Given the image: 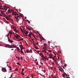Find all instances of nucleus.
Here are the masks:
<instances>
[{
	"label": "nucleus",
	"instance_id": "1",
	"mask_svg": "<svg viewBox=\"0 0 78 78\" xmlns=\"http://www.w3.org/2000/svg\"><path fill=\"white\" fill-rule=\"evenodd\" d=\"M41 57L42 58L43 60H47V57L46 56V55H42L41 56Z\"/></svg>",
	"mask_w": 78,
	"mask_h": 78
},
{
	"label": "nucleus",
	"instance_id": "2",
	"mask_svg": "<svg viewBox=\"0 0 78 78\" xmlns=\"http://www.w3.org/2000/svg\"><path fill=\"white\" fill-rule=\"evenodd\" d=\"M12 14H13V15H15V16H19V14H17V12H15L14 11H13V12H12Z\"/></svg>",
	"mask_w": 78,
	"mask_h": 78
},
{
	"label": "nucleus",
	"instance_id": "3",
	"mask_svg": "<svg viewBox=\"0 0 78 78\" xmlns=\"http://www.w3.org/2000/svg\"><path fill=\"white\" fill-rule=\"evenodd\" d=\"M14 11V10L12 9H9L7 11L8 13H11L12 12H13Z\"/></svg>",
	"mask_w": 78,
	"mask_h": 78
},
{
	"label": "nucleus",
	"instance_id": "4",
	"mask_svg": "<svg viewBox=\"0 0 78 78\" xmlns=\"http://www.w3.org/2000/svg\"><path fill=\"white\" fill-rule=\"evenodd\" d=\"M2 70L3 72H7V70L5 68H2Z\"/></svg>",
	"mask_w": 78,
	"mask_h": 78
},
{
	"label": "nucleus",
	"instance_id": "5",
	"mask_svg": "<svg viewBox=\"0 0 78 78\" xmlns=\"http://www.w3.org/2000/svg\"><path fill=\"white\" fill-rule=\"evenodd\" d=\"M16 35H14V36L15 37H16V39H19V37H20V36L19 35H17V34H16Z\"/></svg>",
	"mask_w": 78,
	"mask_h": 78
},
{
	"label": "nucleus",
	"instance_id": "6",
	"mask_svg": "<svg viewBox=\"0 0 78 78\" xmlns=\"http://www.w3.org/2000/svg\"><path fill=\"white\" fill-rule=\"evenodd\" d=\"M23 33H24L25 34H28V32H27V31H26V30H24Z\"/></svg>",
	"mask_w": 78,
	"mask_h": 78
},
{
	"label": "nucleus",
	"instance_id": "7",
	"mask_svg": "<svg viewBox=\"0 0 78 78\" xmlns=\"http://www.w3.org/2000/svg\"><path fill=\"white\" fill-rule=\"evenodd\" d=\"M3 8H4V10H5V11H6V10H7L8 9V7H7V6H4L3 7Z\"/></svg>",
	"mask_w": 78,
	"mask_h": 78
},
{
	"label": "nucleus",
	"instance_id": "8",
	"mask_svg": "<svg viewBox=\"0 0 78 78\" xmlns=\"http://www.w3.org/2000/svg\"><path fill=\"white\" fill-rule=\"evenodd\" d=\"M8 45V46H9V47H7V48H12V45Z\"/></svg>",
	"mask_w": 78,
	"mask_h": 78
},
{
	"label": "nucleus",
	"instance_id": "9",
	"mask_svg": "<svg viewBox=\"0 0 78 78\" xmlns=\"http://www.w3.org/2000/svg\"><path fill=\"white\" fill-rule=\"evenodd\" d=\"M1 11V14H2V15H4L3 16V17H5V13L4 12H3V11Z\"/></svg>",
	"mask_w": 78,
	"mask_h": 78
},
{
	"label": "nucleus",
	"instance_id": "10",
	"mask_svg": "<svg viewBox=\"0 0 78 78\" xmlns=\"http://www.w3.org/2000/svg\"><path fill=\"white\" fill-rule=\"evenodd\" d=\"M16 51H19V52H20V48H19L18 47H17Z\"/></svg>",
	"mask_w": 78,
	"mask_h": 78
},
{
	"label": "nucleus",
	"instance_id": "11",
	"mask_svg": "<svg viewBox=\"0 0 78 78\" xmlns=\"http://www.w3.org/2000/svg\"><path fill=\"white\" fill-rule=\"evenodd\" d=\"M44 48H47V44L45 43L44 44Z\"/></svg>",
	"mask_w": 78,
	"mask_h": 78
},
{
	"label": "nucleus",
	"instance_id": "12",
	"mask_svg": "<svg viewBox=\"0 0 78 78\" xmlns=\"http://www.w3.org/2000/svg\"><path fill=\"white\" fill-rule=\"evenodd\" d=\"M12 33H12V32H9V35H10V37H11V35H12Z\"/></svg>",
	"mask_w": 78,
	"mask_h": 78
},
{
	"label": "nucleus",
	"instance_id": "13",
	"mask_svg": "<svg viewBox=\"0 0 78 78\" xmlns=\"http://www.w3.org/2000/svg\"><path fill=\"white\" fill-rule=\"evenodd\" d=\"M8 38L9 42H10V43H11V40H10V39H9V38H8Z\"/></svg>",
	"mask_w": 78,
	"mask_h": 78
},
{
	"label": "nucleus",
	"instance_id": "14",
	"mask_svg": "<svg viewBox=\"0 0 78 78\" xmlns=\"http://www.w3.org/2000/svg\"><path fill=\"white\" fill-rule=\"evenodd\" d=\"M12 48H17V46L14 45H12Z\"/></svg>",
	"mask_w": 78,
	"mask_h": 78
},
{
	"label": "nucleus",
	"instance_id": "15",
	"mask_svg": "<svg viewBox=\"0 0 78 78\" xmlns=\"http://www.w3.org/2000/svg\"><path fill=\"white\" fill-rule=\"evenodd\" d=\"M7 20H12L11 19L9 18V17H7Z\"/></svg>",
	"mask_w": 78,
	"mask_h": 78
},
{
	"label": "nucleus",
	"instance_id": "16",
	"mask_svg": "<svg viewBox=\"0 0 78 78\" xmlns=\"http://www.w3.org/2000/svg\"><path fill=\"white\" fill-rule=\"evenodd\" d=\"M20 30L22 31V32L23 33V31H24V30H23L22 29V28H20Z\"/></svg>",
	"mask_w": 78,
	"mask_h": 78
},
{
	"label": "nucleus",
	"instance_id": "17",
	"mask_svg": "<svg viewBox=\"0 0 78 78\" xmlns=\"http://www.w3.org/2000/svg\"><path fill=\"white\" fill-rule=\"evenodd\" d=\"M26 28L27 29H28V30H31V29H30V28H29V27H27V26H26Z\"/></svg>",
	"mask_w": 78,
	"mask_h": 78
},
{
	"label": "nucleus",
	"instance_id": "18",
	"mask_svg": "<svg viewBox=\"0 0 78 78\" xmlns=\"http://www.w3.org/2000/svg\"><path fill=\"white\" fill-rule=\"evenodd\" d=\"M26 52H27V53H29V50L28 49H27L26 50Z\"/></svg>",
	"mask_w": 78,
	"mask_h": 78
},
{
	"label": "nucleus",
	"instance_id": "19",
	"mask_svg": "<svg viewBox=\"0 0 78 78\" xmlns=\"http://www.w3.org/2000/svg\"><path fill=\"white\" fill-rule=\"evenodd\" d=\"M49 58H50V59H51V58H53V57H52V55H50V56H49Z\"/></svg>",
	"mask_w": 78,
	"mask_h": 78
},
{
	"label": "nucleus",
	"instance_id": "20",
	"mask_svg": "<svg viewBox=\"0 0 78 78\" xmlns=\"http://www.w3.org/2000/svg\"><path fill=\"white\" fill-rule=\"evenodd\" d=\"M64 73L65 74V75H66V76H69V75H67V74H66V73Z\"/></svg>",
	"mask_w": 78,
	"mask_h": 78
},
{
	"label": "nucleus",
	"instance_id": "21",
	"mask_svg": "<svg viewBox=\"0 0 78 78\" xmlns=\"http://www.w3.org/2000/svg\"><path fill=\"white\" fill-rule=\"evenodd\" d=\"M21 53H23V54H24V52H23V51L22 50H21L20 51Z\"/></svg>",
	"mask_w": 78,
	"mask_h": 78
},
{
	"label": "nucleus",
	"instance_id": "22",
	"mask_svg": "<svg viewBox=\"0 0 78 78\" xmlns=\"http://www.w3.org/2000/svg\"><path fill=\"white\" fill-rule=\"evenodd\" d=\"M42 51L43 52H44L45 53L47 52V51L45 50H42Z\"/></svg>",
	"mask_w": 78,
	"mask_h": 78
},
{
	"label": "nucleus",
	"instance_id": "23",
	"mask_svg": "<svg viewBox=\"0 0 78 78\" xmlns=\"http://www.w3.org/2000/svg\"><path fill=\"white\" fill-rule=\"evenodd\" d=\"M34 48H35L36 49H39L38 48V47H34Z\"/></svg>",
	"mask_w": 78,
	"mask_h": 78
},
{
	"label": "nucleus",
	"instance_id": "24",
	"mask_svg": "<svg viewBox=\"0 0 78 78\" xmlns=\"http://www.w3.org/2000/svg\"><path fill=\"white\" fill-rule=\"evenodd\" d=\"M63 77L64 78L65 77V74H62Z\"/></svg>",
	"mask_w": 78,
	"mask_h": 78
},
{
	"label": "nucleus",
	"instance_id": "25",
	"mask_svg": "<svg viewBox=\"0 0 78 78\" xmlns=\"http://www.w3.org/2000/svg\"><path fill=\"white\" fill-rule=\"evenodd\" d=\"M48 51H49V53H50V52H51L52 51H51V50H48Z\"/></svg>",
	"mask_w": 78,
	"mask_h": 78
},
{
	"label": "nucleus",
	"instance_id": "26",
	"mask_svg": "<svg viewBox=\"0 0 78 78\" xmlns=\"http://www.w3.org/2000/svg\"><path fill=\"white\" fill-rule=\"evenodd\" d=\"M31 35L30 34H29L28 35V36H29V37H30V38H31Z\"/></svg>",
	"mask_w": 78,
	"mask_h": 78
},
{
	"label": "nucleus",
	"instance_id": "27",
	"mask_svg": "<svg viewBox=\"0 0 78 78\" xmlns=\"http://www.w3.org/2000/svg\"><path fill=\"white\" fill-rule=\"evenodd\" d=\"M21 74L22 75H24V73L23 72H21Z\"/></svg>",
	"mask_w": 78,
	"mask_h": 78
},
{
	"label": "nucleus",
	"instance_id": "28",
	"mask_svg": "<svg viewBox=\"0 0 78 78\" xmlns=\"http://www.w3.org/2000/svg\"><path fill=\"white\" fill-rule=\"evenodd\" d=\"M29 53H32V50H30V51H29Z\"/></svg>",
	"mask_w": 78,
	"mask_h": 78
},
{
	"label": "nucleus",
	"instance_id": "29",
	"mask_svg": "<svg viewBox=\"0 0 78 78\" xmlns=\"http://www.w3.org/2000/svg\"><path fill=\"white\" fill-rule=\"evenodd\" d=\"M13 29H14V31H16L17 30V29L15 27L13 28Z\"/></svg>",
	"mask_w": 78,
	"mask_h": 78
},
{
	"label": "nucleus",
	"instance_id": "30",
	"mask_svg": "<svg viewBox=\"0 0 78 78\" xmlns=\"http://www.w3.org/2000/svg\"><path fill=\"white\" fill-rule=\"evenodd\" d=\"M17 64H18V65H19V66H20L21 65V64H20L19 63V62H18L17 63Z\"/></svg>",
	"mask_w": 78,
	"mask_h": 78
},
{
	"label": "nucleus",
	"instance_id": "31",
	"mask_svg": "<svg viewBox=\"0 0 78 78\" xmlns=\"http://www.w3.org/2000/svg\"><path fill=\"white\" fill-rule=\"evenodd\" d=\"M20 16H21V15H20L18 16H17V17H18V18H19V17H20Z\"/></svg>",
	"mask_w": 78,
	"mask_h": 78
},
{
	"label": "nucleus",
	"instance_id": "32",
	"mask_svg": "<svg viewBox=\"0 0 78 78\" xmlns=\"http://www.w3.org/2000/svg\"><path fill=\"white\" fill-rule=\"evenodd\" d=\"M60 69H62V70H64V69H62V67H60Z\"/></svg>",
	"mask_w": 78,
	"mask_h": 78
},
{
	"label": "nucleus",
	"instance_id": "33",
	"mask_svg": "<svg viewBox=\"0 0 78 78\" xmlns=\"http://www.w3.org/2000/svg\"><path fill=\"white\" fill-rule=\"evenodd\" d=\"M0 9H3V10H4V8H3L0 7Z\"/></svg>",
	"mask_w": 78,
	"mask_h": 78
},
{
	"label": "nucleus",
	"instance_id": "34",
	"mask_svg": "<svg viewBox=\"0 0 78 78\" xmlns=\"http://www.w3.org/2000/svg\"><path fill=\"white\" fill-rule=\"evenodd\" d=\"M64 67H66L67 66V64L65 63L64 65Z\"/></svg>",
	"mask_w": 78,
	"mask_h": 78
},
{
	"label": "nucleus",
	"instance_id": "35",
	"mask_svg": "<svg viewBox=\"0 0 78 78\" xmlns=\"http://www.w3.org/2000/svg\"><path fill=\"white\" fill-rule=\"evenodd\" d=\"M16 20H17V21H19V18H16Z\"/></svg>",
	"mask_w": 78,
	"mask_h": 78
},
{
	"label": "nucleus",
	"instance_id": "36",
	"mask_svg": "<svg viewBox=\"0 0 78 78\" xmlns=\"http://www.w3.org/2000/svg\"><path fill=\"white\" fill-rule=\"evenodd\" d=\"M8 67H9V69H12L11 66H9Z\"/></svg>",
	"mask_w": 78,
	"mask_h": 78
},
{
	"label": "nucleus",
	"instance_id": "37",
	"mask_svg": "<svg viewBox=\"0 0 78 78\" xmlns=\"http://www.w3.org/2000/svg\"><path fill=\"white\" fill-rule=\"evenodd\" d=\"M52 60L54 61V62H55V58L54 57L52 58Z\"/></svg>",
	"mask_w": 78,
	"mask_h": 78
},
{
	"label": "nucleus",
	"instance_id": "38",
	"mask_svg": "<svg viewBox=\"0 0 78 78\" xmlns=\"http://www.w3.org/2000/svg\"><path fill=\"white\" fill-rule=\"evenodd\" d=\"M27 22H28V23H30V21L28 20H27Z\"/></svg>",
	"mask_w": 78,
	"mask_h": 78
},
{
	"label": "nucleus",
	"instance_id": "39",
	"mask_svg": "<svg viewBox=\"0 0 78 78\" xmlns=\"http://www.w3.org/2000/svg\"><path fill=\"white\" fill-rule=\"evenodd\" d=\"M22 71L21 72H23V71H24V69L23 68L22 69Z\"/></svg>",
	"mask_w": 78,
	"mask_h": 78
},
{
	"label": "nucleus",
	"instance_id": "40",
	"mask_svg": "<svg viewBox=\"0 0 78 78\" xmlns=\"http://www.w3.org/2000/svg\"><path fill=\"white\" fill-rule=\"evenodd\" d=\"M41 39H42V40H44V37H42V36Z\"/></svg>",
	"mask_w": 78,
	"mask_h": 78
},
{
	"label": "nucleus",
	"instance_id": "41",
	"mask_svg": "<svg viewBox=\"0 0 78 78\" xmlns=\"http://www.w3.org/2000/svg\"><path fill=\"white\" fill-rule=\"evenodd\" d=\"M15 71H17V70H18V69H17V68L15 69Z\"/></svg>",
	"mask_w": 78,
	"mask_h": 78
},
{
	"label": "nucleus",
	"instance_id": "42",
	"mask_svg": "<svg viewBox=\"0 0 78 78\" xmlns=\"http://www.w3.org/2000/svg\"><path fill=\"white\" fill-rule=\"evenodd\" d=\"M59 70H60V72H62V71L61 70V69H59Z\"/></svg>",
	"mask_w": 78,
	"mask_h": 78
},
{
	"label": "nucleus",
	"instance_id": "43",
	"mask_svg": "<svg viewBox=\"0 0 78 78\" xmlns=\"http://www.w3.org/2000/svg\"><path fill=\"white\" fill-rule=\"evenodd\" d=\"M9 45V44H6L5 45V47H9V46L8 45Z\"/></svg>",
	"mask_w": 78,
	"mask_h": 78
},
{
	"label": "nucleus",
	"instance_id": "44",
	"mask_svg": "<svg viewBox=\"0 0 78 78\" xmlns=\"http://www.w3.org/2000/svg\"><path fill=\"white\" fill-rule=\"evenodd\" d=\"M15 31H16V32H17V33H18V32H19V30H16Z\"/></svg>",
	"mask_w": 78,
	"mask_h": 78
},
{
	"label": "nucleus",
	"instance_id": "45",
	"mask_svg": "<svg viewBox=\"0 0 78 78\" xmlns=\"http://www.w3.org/2000/svg\"><path fill=\"white\" fill-rule=\"evenodd\" d=\"M32 34H33V33L31 32V33H30L29 34H30V35H32Z\"/></svg>",
	"mask_w": 78,
	"mask_h": 78
},
{
	"label": "nucleus",
	"instance_id": "46",
	"mask_svg": "<svg viewBox=\"0 0 78 78\" xmlns=\"http://www.w3.org/2000/svg\"><path fill=\"white\" fill-rule=\"evenodd\" d=\"M15 19H17L18 18L17 16H15Z\"/></svg>",
	"mask_w": 78,
	"mask_h": 78
},
{
	"label": "nucleus",
	"instance_id": "47",
	"mask_svg": "<svg viewBox=\"0 0 78 78\" xmlns=\"http://www.w3.org/2000/svg\"><path fill=\"white\" fill-rule=\"evenodd\" d=\"M61 66V67H62L63 68V69H65V68H64V66Z\"/></svg>",
	"mask_w": 78,
	"mask_h": 78
},
{
	"label": "nucleus",
	"instance_id": "48",
	"mask_svg": "<svg viewBox=\"0 0 78 78\" xmlns=\"http://www.w3.org/2000/svg\"><path fill=\"white\" fill-rule=\"evenodd\" d=\"M9 36V34H8L7 35V37H8V36Z\"/></svg>",
	"mask_w": 78,
	"mask_h": 78
},
{
	"label": "nucleus",
	"instance_id": "49",
	"mask_svg": "<svg viewBox=\"0 0 78 78\" xmlns=\"http://www.w3.org/2000/svg\"><path fill=\"white\" fill-rule=\"evenodd\" d=\"M32 36H34V34H32Z\"/></svg>",
	"mask_w": 78,
	"mask_h": 78
},
{
	"label": "nucleus",
	"instance_id": "50",
	"mask_svg": "<svg viewBox=\"0 0 78 78\" xmlns=\"http://www.w3.org/2000/svg\"><path fill=\"white\" fill-rule=\"evenodd\" d=\"M20 58H21V59H22V60L23 59V58H22V57H20Z\"/></svg>",
	"mask_w": 78,
	"mask_h": 78
},
{
	"label": "nucleus",
	"instance_id": "51",
	"mask_svg": "<svg viewBox=\"0 0 78 78\" xmlns=\"http://www.w3.org/2000/svg\"><path fill=\"white\" fill-rule=\"evenodd\" d=\"M16 7H14V9H16V11H17V9H16Z\"/></svg>",
	"mask_w": 78,
	"mask_h": 78
},
{
	"label": "nucleus",
	"instance_id": "52",
	"mask_svg": "<svg viewBox=\"0 0 78 78\" xmlns=\"http://www.w3.org/2000/svg\"><path fill=\"white\" fill-rule=\"evenodd\" d=\"M40 63H41V64L42 65V64H43V63L42 62H40Z\"/></svg>",
	"mask_w": 78,
	"mask_h": 78
},
{
	"label": "nucleus",
	"instance_id": "53",
	"mask_svg": "<svg viewBox=\"0 0 78 78\" xmlns=\"http://www.w3.org/2000/svg\"><path fill=\"white\" fill-rule=\"evenodd\" d=\"M11 16V15H9V17L10 18Z\"/></svg>",
	"mask_w": 78,
	"mask_h": 78
},
{
	"label": "nucleus",
	"instance_id": "54",
	"mask_svg": "<svg viewBox=\"0 0 78 78\" xmlns=\"http://www.w3.org/2000/svg\"><path fill=\"white\" fill-rule=\"evenodd\" d=\"M37 44H36L37 45V44H38V43H39V42H38V41L37 42Z\"/></svg>",
	"mask_w": 78,
	"mask_h": 78
},
{
	"label": "nucleus",
	"instance_id": "55",
	"mask_svg": "<svg viewBox=\"0 0 78 78\" xmlns=\"http://www.w3.org/2000/svg\"><path fill=\"white\" fill-rule=\"evenodd\" d=\"M16 58H18V59H19V57H16Z\"/></svg>",
	"mask_w": 78,
	"mask_h": 78
},
{
	"label": "nucleus",
	"instance_id": "56",
	"mask_svg": "<svg viewBox=\"0 0 78 78\" xmlns=\"http://www.w3.org/2000/svg\"><path fill=\"white\" fill-rule=\"evenodd\" d=\"M40 55H44L42 54V53H40Z\"/></svg>",
	"mask_w": 78,
	"mask_h": 78
},
{
	"label": "nucleus",
	"instance_id": "57",
	"mask_svg": "<svg viewBox=\"0 0 78 78\" xmlns=\"http://www.w3.org/2000/svg\"><path fill=\"white\" fill-rule=\"evenodd\" d=\"M12 75H11V76H10V78H12Z\"/></svg>",
	"mask_w": 78,
	"mask_h": 78
},
{
	"label": "nucleus",
	"instance_id": "58",
	"mask_svg": "<svg viewBox=\"0 0 78 78\" xmlns=\"http://www.w3.org/2000/svg\"><path fill=\"white\" fill-rule=\"evenodd\" d=\"M0 16H2V15H1V14H0Z\"/></svg>",
	"mask_w": 78,
	"mask_h": 78
},
{
	"label": "nucleus",
	"instance_id": "59",
	"mask_svg": "<svg viewBox=\"0 0 78 78\" xmlns=\"http://www.w3.org/2000/svg\"><path fill=\"white\" fill-rule=\"evenodd\" d=\"M33 41V43H34V44H35L34 41Z\"/></svg>",
	"mask_w": 78,
	"mask_h": 78
},
{
	"label": "nucleus",
	"instance_id": "60",
	"mask_svg": "<svg viewBox=\"0 0 78 78\" xmlns=\"http://www.w3.org/2000/svg\"><path fill=\"white\" fill-rule=\"evenodd\" d=\"M9 70H11H11H12V69H11V68H10V69H9Z\"/></svg>",
	"mask_w": 78,
	"mask_h": 78
},
{
	"label": "nucleus",
	"instance_id": "61",
	"mask_svg": "<svg viewBox=\"0 0 78 78\" xmlns=\"http://www.w3.org/2000/svg\"><path fill=\"white\" fill-rule=\"evenodd\" d=\"M52 64L53 65V66H54V65H55V64H54V63H52Z\"/></svg>",
	"mask_w": 78,
	"mask_h": 78
},
{
	"label": "nucleus",
	"instance_id": "62",
	"mask_svg": "<svg viewBox=\"0 0 78 78\" xmlns=\"http://www.w3.org/2000/svg\"><path fill=\"white\" fill-rule=\"evenodd\" d=\"M56 56H54V58H56Z\"/></svg>",
	"mask_w": 78,
	"mask_h": 78
},
{
	"label": "nucleus",
	"instance_id": "63",
	"mask_svg": "<svg viewBox=\"0 0 78 78\" xmlns=\"http://www.w3.org/2000/svg\"><path fill=\"white\" fill-rule=\"evenodd\" d=\"M66 77H67V78H70V77H69L67 76H66Z\"/></svg>",
	"mask_w": 78,
	"mask_h": 78
},
{
	"label": "nucleus",
	"instance_id": "64",
	"mask_svg": "<svg viewBox=\"0 0 78 78\" xmlns=\"http://www.w3.org/2000/svg\"><path fill=\"white\" fill-rule=\"evenodd\" d=\"M0 7H1V8H2V5H0Z\"/></svg>",
	"mask_w": 78,
	"mask_h": 78
}]
</instances>
